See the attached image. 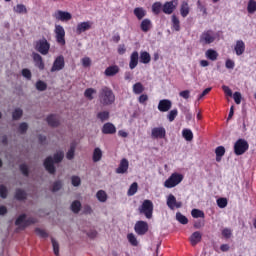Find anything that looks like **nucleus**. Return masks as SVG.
Wrapping results in <instances>:
<instances>
[{
  "label": "nucleus",
  "instance_id": "nucleus-20",
  "mask_svg": "<svg viewBox=\"0 0 256 256\" xmlns=\"http://www.w3.org/2000/svg\"><path fill=\"white\" fill-rule=\"evenodd\" d=\"M117 73H119V66L112 65L105 69L104 75H106V77H115Z\"/></svg>",
  "mask_w": 256,
  "mask_h": 256
},
{
  "label": "nucleus",
  "instance_id": "nucleus-21",
  "mask_svg": "<svg viewBox=\"0 0 256 256\" xmlns=\"http://www.w3.org/2000/svg\"><path fill=\"white\" fill-rule=\"evenodd\" d=\"M236 55L241 56L245 53V42L243 40H238L234 47Z\"/></svg>",
  "mask_w": 256,
  "mask_h": 256
},
{
  "label": "nucleus",
  "instance_id": "nucleus-18",
  "mask_svg": "<svg viewBox=\"0 0 256 256\" xmlns=\"http://www.w3.org/2000/svg\"><path fill=\"white\" fill-rule=\"evenodd\" d=\"M91 29V22H82L77 25L76 33L77 35H81V33H85V31H89Z\"/></svg>",
  "mask_w": 256,
  "mask_h": 256
},
{
  "label": "nucleus",
  "instance_id": "nucleus-5",
  "mask_svg": "<svg viewBox=\"0 0 256 256\" xmlns=\"http://www.w3.org/2000/svg\"><path fill=\"white\" fill-rule=\"evenodd\" d=\"M249 150V142L247 140L240 138L234 144L235 155H244L245 152Z\"/></svg>",
  "mask_w": 256,
  "mask_h": 256
},
{
  "label": "nucleus",
  "instance_id": "nucleus-58",
  "mask_svg": "<svg viewBox=\"0 0 256 256\" xmlns=\"http://www.w3.org/2000/svg\"><path fill=\"white\" fill-rule=\"evenodd\" d=\"M7 187L5 185H0V197L2 199H7Z\"/></svg>",
  "mask_w": 256,
  "mask_h": 256
},
{
  "label": "nucleus",
  "instance_id": "nucleus-44",
  "mask_svg": "<svg viewBox=\"0 0 256 256\" xmlns=\"http://www.w3.org/2000/svg\"><path fill=\"white\" fill-rule=\"evenodd\" d=\"M96 197L100 203H105V201H107V193L104 190H99Z\"/></svg>",
  "mask_w": 256,
  "mask_h": 256
},
{
  "label": "nucleus",
  "instance_id": "nucleus-31",
  "mask_svg": "<svg viewBox=\"0 0 256 256\" xmlns=\"http://www.w3.org/2000/svg\"><path fill=\"white\" fill-rule=\"evenodd\" d=\"M205 55L207 59H210V61H217V57H219V54L217 53V51L213 49L207 50Z\"/></svg>",
  "mask_w": 256,
  "mask_h": 256
},
{
  "label": "nucleus",
  "instance_id": "nucleus-53",
  "mask_svg": "<svg viewBox=\"0 0 256 256\" xmlns=\"http://www.w3.org/2000/svg\"><path fill=\"white\" fill-rule=\"evenodd\" d=\"M14 11L15 13H27V7H25V5L23 4H17L15 7H14Z\"/></svg>",
  "mask_w": 256,
  "mask_h": 256
},
{
  "label": "nucleus",
  "instance_id": "nucleus-56",
  "mask_svg": "<svg viewBox=\"0 0 256 256\" xmlns=\"http://www.w3.org/2000/svg\"><path fill=\"white\" fill-rule=\"evenodd\" d=\"M217 205L220 209H225L227 207V198H218Z\"/></svg>",
  "mask_w": 256,
  "mask_h": 256
},
{
  "label": "nucleus",
  "instance_id": "nucleus-7",
  "mask_svg": "<svg viewBox=\"0 0 256 256\" xmlns=\"http://www.w3.org/2000/svg\"><path fill=\"white\" fill-rule=\"evenodd\" d=\"M35 49L38 53H41V55H48L49 49H51V44H49L47 39L43 38L36 42Z\"/></svg>",
  "mask_w": 256,
  "mask_h": 256
},
{
  "label": "nucleus",
  "instance_id": "nucleus-57",
  "mask_svg": "<svg viewBox=\"0 0 256 256\" xmlns=\"http://www.w3.org/2000/svg\"><path fill=\"white\" fill-rule=\"evenodd\" d=\"M35 233L39 235V237H42L43 239H47L49 237V234L41 228H36Z\"/></svg>",
  "mask_w": 256,
  "mask_h": 256
},
{
  "label": "nucleus",
  "instance_id": "nucleus-27",
  "mask_svg": "<svg viewBox=\"0 0 256 256\" xmlns=\"http://www.w3.org/2000/svg\"><path fill=\"white\" fill-rule=\"evenodd\" d=\"M134 15L139 21H141V19L147 15V11H145L143 7H137L134 9Z\"/></svg>",
  "mask_w": 256,
  "mask_h": 256
},
{
  "label": "nucleus",
  "instance_id": "nucleus-9",
  "mask_svg": "<svg viewBox=\"0 0 256 256\" xmlns=\"http://www.w3.org/2000/svg\"><path fill=\"white\" fill-rule=\"evenodd\" d=\"M62 69H65V57L60 55L54 60L51 73H55V71H62Z\"/></svg>",
  "mask_w": 256,
  "mask_h": 256
},
{
  "label": "nucleus",
  "instance_id": "nucleus-19",
  "mask_svg": "<svg viewBox=\"0 0 256 256\" xmlns=\"http://www.w3.org/2000/svg\"><path fill=\"white\" fill-rule=\"evenodd\" d=\"M139 65V52L134 51L130 56L129 68L135 69Z\"/></svg>",
  "mask_w": 256,
  "mask_h": 256
},
{
  "label": "nucleus",
  "instance_id": "nucleus-37",
  "mask_svg": "<svg viewBox=\"0 0 256 256\" xmlns=\"http://www.w3.org/2000/svg\"><path fill=\"white\" fill-rule=\"evenodd\" d=\"M176 221H178V223H181V225H187V223H189V219H187V216L182 215L181 212L176 213Z\"/></svg>",
  "mask_w": 256,
  "mask_h": 256
},
{
  "label": "nucleus",
  "instance_id": "nucleus-63",
  "mask_svg": "<svg viewBox=\"0 0 256 256\" xmlns=\"http://www.w3.org/2000/svg\"><path fill=\"white\" fill-rule=\"evenodd\" d=\"M226 69H235V62L231 59L226 60L225 63Z\"/></svg>",
  "mask_w": 256,
  "mask_h": 256
},
{
  "label": "nucleus",
  "instance_id": "nucleus-62",
  "mask_svg": "<svg viewBox=\"0 0 256 256\" xmlns=\"http://www.w3.org/2000/svg\"><path fill=\"white\" fill-rule=\"evenodd\" d=\"M22 75L25 77V79L31 80V70L25 68L22 70Z\"/></svg>",
  "mask_w": 256,
  "mask_h": 256
},
{
  "label": "nucleus",
  "instance_id": "nucleus-6",
  "mask_svg": "<svg viewBox=\"0 0 256 256\" xmlns=\"http://www.w3.org/2000/svg\"><path fill=\"white\" fill-rule=\"evenodd\" d=\"M34 223H37V220H35V218L27 219V214H21L15 221V225L20 229H25L29 227V225H34Z\"/></svg>",
  "mask_w": 256,
  "mask_h": 256
},
{
  "label": "nucleus",
  "instance_id": "nucleus-43",
  "mask_svg": "<svg viewBox=\"0 0 256 256\" xmlns=\"http://www.w3.org/2000/svg\"><path fill=\"white\" fill-rule=\"evenodd\" d=\"M182 137H184L186 141H193V132L191 131V129H184L182 131Z\"/></svg>",
  "mask_w": 256,
  "mask_h": 256
},
{
  "label": "nucleus",
  "instance_id": "nucleus-55",
  "mask_svg": "<svg viewBox=\"0 0 256 256\" xmlns=\"http://www.w3.org/2000/svg\"><path fill=\"white\" fill-rule=\"evenodd\" d=\"M233 235V231L230 228H224L222 230V236L225 239H231V236Z\"/></svg>",
  "mask_w": 256,
  "mask_h": 256
},
{
  "label": "nucleus",
  "instance_id": "nucleus-46",
  "mask_svg": "<svg viewBox=\"0 0 256 256\" xmlns=\"http://www.w3.org/2000/svg\"><path fill=\"white\" fill-rule=\"evenodd\" d=\"M247 11L250 13V15H253L256 11V1L255 0H249L248 6H247Z\"/></svg>",
  "mask_w": 256,
  "mask_h": 256
},
{
  "label": "nucleus",
  "instance_id": "nucleus-39",
  "mask_svg": "<svg viewBox=\"0 0 256 256\" xmlns=\"http://www.w3.org/2000/svg\"><path fill=\"white\" fill-rule=\"evenodd\" d=\"M70 209L75 214L79 213L81 211V202L79 200H75L72 202Z\"/></svg>",
  "mask_w": 256,
  "mask_h": 256
},
{
  "label": "nucleus",
  "instance_id": "nucleus-8",
  "mask_svg": "<svg viewBox=\"0 0 256 256\" xmlns=\"http://www.w3.org/2000/svg\"><path fill=\"white\" fill-rule=\"evenodd\" d=\"M215 42V32L213 30L204 31L200 36V43L202 45H211Z\"/></svg>",
  "mask_w": 256,
  "mask_h": 256
},
{
  "label": "nucleus",
  "instance_id": "nucleus-49",
  "mask_svg": "<svg viewBox=\"0 0 256 256\" xmlns=\"http://www.w3.org/2000/svg\"><path fill=\"white\" fill-rule=\"evenodd\" d=\"M62 187L63 182H61L60 180L55 181L52 186V193H57V191H61Z\"/></svg>",
  "mask_w": 256,
  "mask_h": 256
},
{
  "label": "nucleus",
  "instance_id": "nucleus-52",
  "mask_svg": "<svg viewBox=\"0 0 256 256\" xmlns=\"http://www.w3.org/2000/svg\"><path fill=\"white\" fill-rule=\"evenodd\" d=\"M178 113L179 112L177 111V109H173L168 113L167 119L170 121V123H173V121H175V118L177 117Z\"/></svg>",
  "mask_w": 256,
  "mask_h": 256
},
{
  "label": "nucleus",
  "instance_id": "nucleus-14",
  "mask_svg": "<svg viewBox=\"0 0 256 256\" xmlns=\"http://www.w3.org/2000/svg\"><path fill=\"white\" fill-rule=\"evenodd\" d=\"M128 170H129V160H127L126 158H123L120 161L118 168L116 169V173H118V175H123L127 173Z\"/></svg>",
  "mask_w": 256,
  "mask_h": 256
},
{
  "label": "nucleus",
  "instance_id": "nucleus-34",
  "mask_svg": "<svg viewBox=\"0 0 256 256\" xmlns=\"http://www.w3.org/2000/svg\"><path fill=\"white\" fill-rule=\"evenodd\" d=\"M143 91H145V87H143L141 82H137L133 85V93H135V95H141Z\"/></svg>",
  "mask_w": 256,
  "mask_h": 256
},
{
  "label": "nucleus",
  "instance_id": "nucleus-11",
  "mask_svg": "<svg viewBox=\"0 0 256 256\" xmlns=\"http://www.w3.org/2000/svg\"><path fill=\"white\" fill-rule=\"evenodd\" d=\"M177 1L178 0H172L165 2L164 5H162V11L165 13V15H171L175 9H177Z\"/></svg>",
  "mask_w": 256,
  "mask_h": 256
},
{
  "label": "nucleus",
  "instance_id": "nucleus-38",
  "mask_svg": "<svg viewBox=\"0 0 256 256\" xmlns=\"http://www.w3.org/2000/svg\"><path fill=\"white\" fill-rule=\"evenodd\" d=\"M191 215L194 219H199V218L205 219V212L199 209H193L191 211Z\"/></svg>",
  "mask_w": 256,
  "mask_h": 256
},
{
  "label": "nucleus",
  "instance_id": "nucleus-30",
  "mask_svg": "<svg viewBox=\"0 0 256 256\" xmlns=\"http://www.w3.org/2000/svg\"><path fill=\"white\" fill-rule=\"evenodd\" d=\"M176 203H177V198H175L173 194L168 195L166 204L169 207V209L171 210L175 209Z\"/></svg>",
  "mask_w": 256,
  "mask_h": 256
},
{
  "label": "nucleus",
  "instance_id": "nucleus-3",
  "mask_svg": "<svg viewBox=\"0 0 256 256\" xmlns=\"http://www.w3.org/2000/svg\"><path fill=\"white\" fill-rule=\"evenodd\" d=\"M139 213L145 215L146 219L153 218V202L151 200H144L142 205L138 208Z\"/></svg>",
  "mask_w": 256,
  "mask_h": 256
},
{
  "label": "nucleus",
  "instance_id": "nucleus-13",
  "mask_svg": "<svg viewBox=\"0 0 256 256\" xmlns=\"http://www.w3.org/2000/svg\"><path fill=\"white\" fill-rule=\"evenodd\" d=\"M167 136V130L164 127H155L151 131L152 139H165Z\"/></svg>",
  "mask_w": 256,
  "mask_h": 256
},
{
  "label": "nucleus",
  "instance_id": "nucleus-54",
  "mask_svg": "<svg viewBox=\"0 0 256 256\" xmlns=\"http://www.w3.org/2000/svg\"><path fill=\"white\" fill-rule=\"evenodd\" d=\"M54 255L59 256V242L54 238H51Z\"/></svg>",
  "mask_w": 256,
  "mask_h": 256
},
{
  "label": "nucleus",
  "instance_id": "nucleus-15",
  "mask_svg": "<svg viewBox=\"0 0 256 256\" xmlns=\"http://www.w3.org/2000/svg\"><path fill=\"white\" fill-rule=\"evenodd\" d=\"M172 105L173 104L171 103V100H168V99L160 100L158 103V110H160L161 113H167V111L171 109Z\"/></svg>",
  "mask_w": 256,
  "mask_h": 256
},
{
  "label": "nucleus",
  "instance_id": "nucleus-35",
  "mask_svg": "<svg viewBox=\"0 0 256 256\" xmlns=\"http://www.w3.org/2000/svg\"><path fill=\"white\" fill-rule=\"evenodd\" d=\"M172 28L174 31H181V22L175 15H172Z\"/></svg>",
  "mask_w": 256,
  "mask_h": 256
},
{
  "label": "nucleus",
  "instance_id": "nucleus-2",
  "mask_svg": "<svg viewBox=\"0 0 256 256\" xmlns=\"http://www.w3.org/2000/svg\"><path fill=\"white\" fill-rule=\"evenodd\" d=\"M100 103L104 106L113 105L115 103V94L111 88L104 86L99 92Z\"/></svg>",
  "mask_w": 256,
  "mask_h": 256
},
{
  "label": "nucleus",
  "instance_id": "nucleus-45",
  "mask_svg": "<svg viewBox=\"0 0 256 256\" xmlns=\"http://www.w3.org/2000/svg\"><path fill=\"white\" fill-rule=\"evenodd\" d=\"M138 187L139 186H138L137 182L132 183L131 186L128 189L127 195L129 197H133V195H135V193H137Z\"/></svg>",
  "mask_w": 256,
  "mask_h": 256
},
{
  "label": "nucleus",
  "instance_id": "nucleus-47",
  "mask_svg": "<svg viewBox=\"0 0 256 256\" xmlns=\"http://www.w3.org/2000/svg\"><path fill=\"white\" fill-rule=\"evenodd\" d=\"M36 89L37 91H47V83H45L43 80H38L36 82Z\"/></svg>",
  "mask_w": 256,
  "mask_h": 256
},
{
  "label": "nucleus",
  "instance_id": "nucleus-16",
  "mask_svg": "<svg viewBox=\"0 0 256 256\" xmlns=\"http://www.w3.org/2000/svg\"><path fill=\"white\" fill-rule=\"evenodd\" d=\"M102 133L104 135H113L117 133V128L115 127V125H113V123L107 122L102 127Z\"/></svg>",
  "mask_w": 256,
  "mask_h": 256
},
{
  "label": "nucleus",
  "instance_id": "nucleus-25",
  "mask_svg": "<svg viewBox=\"0 0 256 256\" xmlns=\"http://www.w3.org/2000/svg\"><path fill=\"white\" fill-rule=\"evenodd\" d=\"M48 125H50L51 127H59V119L57 118V116L55 114H51L47 117L46 119Z\"/></svg>",
  "mask_w": 256,
  "mask_h": 256
},
{
  "label": "nucleus",
  "instance_id": "nucleus-50",
  "mask_svg": "<svg viewBox=\"0 0 256 256\" xmlns=\"http://www.w3.org/2000/svg\"><path fill=\"white\" fill-rule=\"evenodd\" d=\"M127 239L129 241V243H131L133 245V247H137V245H139V242L137 241L135 234H133V233L128 234Z\"/></svg>",
  "mask_w": 256,
  "mask_h": 256
},
{
  "label": "nucleus",
  "instance_id": "nucleus-12",
  "mask_svg": "<svg viewBox=\"0 0 256 256\" xmlns=\"http://www.w3.org/2000/svg\"><path fill=\"white\" fill-rule=\"evenodd\" d=\"M56 41L60 45H65V28L61 25L55 26Z\"/></svg>",
  "mask_w": 256,
  "mask_h": 256
},
{
  "label": "nucleus",
  "instance_id": "nucleus-41",
  "mask_svg": "<svg viewBox=\"0 0 256 256\" xmlns=\"http://www.w3.org/2000/svg\"><path fill=\"white\" fill-rule=\"evenodd\" d=\"M161 11H163V4H161V2H155L152 5V12L154 13V15H159Z\"/></svg>",
  "mask_w": 256,
  "mask_h": 256
},
{
  "label": "nucleus",
  "instance_id": "nucleus-33",
  "mask_svg": "<svg viewBox=\"0 0 256 256\" xmlns=\"http://www.w3.org/2000/svg\"><path fill=\"white\" fill-rule=\"evenodd\" d=\"M109 111H102V112H98L97 114V119H99V121H101V123H105V121H109Z\"/></svg>",
  "mask_w": 256,
  "mask_h": 256
},
{
  "label": "nucleus",
  "instance_id": "nucleus-64",
  "mask_svg": "<svg viewBox=\"0 0 256 256\" xmlns=\"http://www.w3.org/2000/svg\"><path fill=\"white\" fill-rule=\"evenodd\" d=\"M83 67H90L91 66V58L85 57L82 59Z\"/></svg>",
  "mask_w": 256,
  "mask_h": 256
},
{
  "label": "nucleus",
  "instance_id": "nucleus-32",
  "mask_svg": "<svg viewBox=\"0 0 256 256\" xmlns=\"http://www.w3.org/2000/svg\"><path fill=\"white\" fill-rule=\"evenodd\" d=\"M95 93H97V90H95V88H88L84 91V97H86L88 101H93V95H95Z\"/></svg>",
  "mask_w": 256,
  "mask_h": 256
},
{
  "label": "nucleus",
  "instance_id": "nucleus-29",
  "mask_svg": "<svg viewBox=\"0 0 256 256\" xmlns=\"http://www.w3.org/2000/svg\"><path fill=\"white\" fill-rule=\"evenodd\" d=\"M140 29L144 33H147V31H149L151 29V20H149L148 18L142 20V22L140 24Z\"/></svg>",
  "mask_w": 256,
  "mask_h": 256
},
{
  "label": "nucleus",
  "instance_id": "nucleus-61",
  "mask_svg": "<svg viewBox=\"0 0 256 256\" xmlns=\"http://www.w3.org/2000/svg\"><path fill=\"white\" fill-rule=\"evenodd\" d=\"M179 97H182V99H189V97H191V91L183 90L179 93Z\"/></svg>",
  "mask_w": 256,
  "mask_h": 256
},
{
  "label": "nucleus",
  "instance_id": "nucleus-23",
  "mask_svg": "<svg viewBox=\"0 0 256 256\" xmlns=\"http://www.w3.org/2000/svg\"><path fill=\"white\" fill-rule=\"evenodd\" d=\"M191 11L189 8V3L187 1H183L180 6V15L181 17H187Z\"/></svg>",
  "mask_w": 256,
  "mask_h": 256
},
{
  "label": "nucleus",
  "instance_id": "nucleus-42",
  "mask_svg": "<svg viewBox=\"0 0 256 256\" xmlns=\"http://www.w3.org/2000/svg\"><path fill=\"white\" fill-rule=\"evenodd\" d=\"M23 117V110L21 108H16L12 113L13 121H19Z\"/></svg>",
  "mask_w": 256,
  "mask_h": 256
},
{
  "label": "nucleus",
  "instance_id": "nucleus-1",
  "mask_svg": "<svg viewBox=\"0 0 256 256\" xmlns=\"http://www.w3.org/2000/svg\"><path fill=\"white\" fill-rule=\"evenodd\" d=\"M65 159V152L63 150H58L54 153L53 156H48L44 160V168L48 171L50 175H55L57 173V168L55 167V163H61Z\"/></svg>",
  "mask_w": 256,
  "mask_h": 256
},
{
  "label": "nucleus",
  "instance_id": "nucleus-26",
  "mask_svg": "<svg viewBox=\"0 0 256 256\" xmlns=\"http://www.w3.org/2000/svg\"><path fill=\"white\" fill-rule=\"evenodd\" d=\"M15 198L17 201H25V199H27L26 191L21 188L16 189Z\"/></svg>",
  "mask_w": 256,
  "mask_h": 256
},
{
  "label": "nucleus",
  "instance_id": "nucleus-40",
  "mask_svg": "<svg viewBox=\"0 0 256 256\" xmlns=\"http://www.w3.org/2000/svg\"><path fill=\"white\" fill-rule=\"evenodd\" d=\"M103 157V151L100 148H95L93 152V161L94 163L99 162L100 159Z\"/></svg>",
  "mask_w": 256,
  "mask_h": 256
},
{
  "label": "nucleus",
  "instance_id": "nucleus-10",
  "mask_svg": "<svg viewBox=\"0 0 256 256\" xmlns=\"http://www.w3.org/2000/svg\"><path fill=\"white\" fill-rule=\"evenodd\" d=\"M134 230L137 235H145L149 231V224L145 221H137Z\"/></svg>",
  "mask_w": 256,
  "mask_h": 256
},
{
  "label": "nucleus",
  "instance_id": "nucleus-28",
  "mask_svg": "<svg viewBox=\"0 0 256 256\" xmlns=\"http://www.w3.org/2000/svg\"><path fill=\"white\" fill-rule=\"evenodd\" d=\"M215 153H216V161H217V163H220L223 155H225V147L224 146H218L215 149Z\"/></svg>",
  "mask_w": 256,
  "mask_h": 256
},
{
  "label": "nucleus",
  "instance_id": "nucleus-60",
  "mask_svg": "<svg viewBox=\"0 0 256 256\" xmlns=\"http://www.w3.org/2000/svg\"><path fill=\"white\" fill-rule=\"evenodd\" d=\"M233 99H234L236 105H241L242 96H241L240 92H235L233 94Z\"/></svg>",
  "mask_w": 256,
  "mask_h": 256
},
{
  "label": "nucleus",
  "instance_id": "nucleus-24",
  "mask_svg": "<svg viewBox=\"0 0 256 256\" xmlns=\"http://www.w3.org/2000/svg\"><path fill=\"white\" fill-rule=\"evenodd\" d=\"M140 63H143L144 65L151 63V54L147 51L140 52Z\"/></svg>",
  "mask_w": 256,
  "mask_h": 256
},
{
  "label": "nucleus",
  "instance_id": "nucleus-36",
  "mask_svg": "<svg viewBox=\"0 0 256 256\" xmlns=\"http://www.w3.org/2000/svg\"><path fill=\"white\" fill-rule=\"evenodd\" d=\"M76 147H77V146H76L74 143H72V144L70 145V149H69L68 152L66 153V159H68L69 161H71L72 159H74Z\"/></svg>",
  "mask_w": 256,
  "mask_h": 256
},
{
  "label": "nucleus",
  "instance_id": "nucleus-59",
  "mask_svg": "<svg viewBox=\"0 0 256 256\" xmlns=\"http://www.w3.org/2000/svg\"><path fill=\"white\" fill-rule=\"evenodd\" d=\"M71 181L73 187H79V185H81V178H79V176H72Z\"/></svg>",
  "mask_w": 256,
  "mask_h": 256
},
{
  "label": "nucleus",
  "instance_id": "nucleus-17",
  "mask_svg": "<svg viewBox=\"0 0 256 256\" xmlns=\"http://www.w3.org/2000/svg\"><path fill=\"white\" fill-rule=\"evenodd\" d=\"M55 19H58V21H71V13L58 10L54 14Z\"/></svg>",
  "mask_w": 256,
  "mask_h": 256
},
{
  "label": "nucleus",
  "instance_id": "nucleus-4",
  "mask_svg": "<svg viewBox=\"0 0 256 256\" xmlns=\"http://www.w3.org/2000/svg\"><path fill=\"white\" fill-rule=\"evenodd\" d=\"M183 181V174L173 173L171 176L164 182V187L166 189H173V187H177L179 183Z\"/></svg>",
  "mask_w": 256,
  "mask_h": 256
},
{
  "label": "nucleus",
  "instance_id": "nucleus-51",
  "mask_svg": "<svg viewBox=\"0 0 256 256\" xmlns=\"http://www.w3.org/2000/svg\"><path fill=\"white\" fill-rule=\"evenodd\" d=\"M19 169L24 177H29V166L27 164H20Z\"/></svg>",
  "mask_w": 256,
  "mask_h": 256
},
{
  "label": "nucleus",
  "instance_id": "nucleus-48",
  "mask_svg": "<svg viewBox=\"0 0 256 256\" xmlns=\"http://www.w3.org/2000/svg\"><path fill=\"white\" fill-rule=\"evenodd\" d=\"M28 129H29V124H27V122H22L19 124L18 131L21 133V135H25Z\"/></svg>",
  "mask_w": 256,
  "mask_h": 256
},
{
  "label": "nucleus",
  "instance_id": "nucleus-22",
  "mask_svg": "<svg viewBox=\"0 0 256 256\" xmlns=\"http://www.w3.org/2000/svg\"><path fill=\"white\" fill-rule=\"evenodd\" d=\"M202 238H203V235L201 234V232L196 231V232L192 233V235L190 236L191 245H193V247H195V245H197V243H201Z\"/></svg>",
  "mask_w": 256,
  "mask_h": 256
}]
</instances>
